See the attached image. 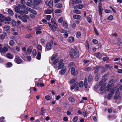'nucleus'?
<instances>
[{
  "mask_svg": "<svg viewBox=\"0 0 122 122\" xmlns=\"http://www.w3.org/2000/svg\"><path fill=\"white\" fill-rule=\"evenodd\" d=\"M71 51L69 52V54L71 59L78 58L79 56V52L78 50L71 48Z\"/></svg>",
  "mask_w": 122,
  "mask_h": 122,
  "instance_id": "f257e3e1",
  "label": "nucleus"
},
{
  "mask_svg": "<svg viewBox=\"0 0 122 122\" xmlns=\"http://www.w3.org/2000/svg\"><path fill=\"white\" fill-rule=\"evenodd\" d=\"M11 20V18L9 16L6 17L4 15L0 14V21L1 22H3L4 20L10 21Z\"/></svg>",
  "mask_w": 122,
  "mask_h": 122,
  "instance_id": "f03ea898",
  "label": "nucleus"
},
{
  "mask_svg": "<svg viewBox=\"0 0 122 122\" xmlns=\"http://www.w3.org/2000/svg\"><path fill=\"white\" fill-rule=\"evenodd\" d=\"M114 99L116 101L120 100L121 99V97L120 95V94L118 91L117 92L114 97Z\"/></svg>",
  "mask_w": 122,
  "mask_h": 122,
  "instance_id": "7ed1b4c3",
  "label": "nucleus"
},
{
  "mask_svg": "<svg viewBox=\"0 0 122 122\" xmlns=\"http://www.w3.org/2000/svg\"><path fill=\"white\" fill-rule=\"evenodd\" d=\"M49 26L51 28V30H55L57 31L58 30V28L57 27V25L56 24L53 25H52L51 24L49 23Z\"/></svg>",
  "mask_w": 122,
  "mask_h": 122,
  "instance_id": "20e7f679",
  "label": "nucleus"
},
{
  "mask_svg": "<svg viewBox=\"0 0 122 122\" xmlns=\"http://www.w3.org/2000/svg\"><path fill=\"white\" fill-rule=\"evenodd\" d=\"M53 42L52 41L47 42L46 44V47L47 49L50 50L52 46L53 45Z\"/></svg>",
  "mask_w": 122,
  "mask_h": 122,
  "instance_id": "39448f33",
  "label": "nucleus"
},
{
  "mask_svg": "<svg viewBox=\"0 0 122 122\" xmlns=\"http://www.w3.org/2000/svg\"><path fill=\"white\" fill-rule=\"evenodd\" d=\"M14 61L17 63L20 64L22 60L20 58V57L19 56H15Z\"/></svg>",
  "mask_w": 122,
  "mask_h": 122,
  "instance_id": "423d86ee",
  "label": "nucleus"
},
{
  "mask_svg": "<svg viewBox=\"0 0 122 122\" xmlns=\"http://www.w3.org/2000/svg\"><path fill=\"white\" fill-rule=\"evenodd\" d=\"M71 74L74 76H76L78 74L77 72L76 71L74 67H72L71 68Z\"/></svg>",
  "mask_w": 122,
  "mask_h": 122,
  "instance_id": "0eeeda50",
  "label": "nucleus"
},
{
  "mask_svg": "<svg viewBox=\"0 0 122 122\" xmlns=\"http://www.w3.org/2000/svg\"><path fill=\"white\" fill-rule=\"evenodd\" d=\"M45 3L46 5L48 6L50 8H51L53 6L52 0H50L49 2L48 0H46Z\"/></svg>",
  "mask_w": 122,
  "mask_h": 122,
  "instance_id": "6e6552de",
  "label": "nucleus"
},
{
  "mask_svg": "<svg viewBox=\"0 0 122 122\" xmlns=\"http://www.w3.org/2000/svg\"><path fill=\"white\" fill-rule=\"evenodd\" d=\"M10 27L9 25H5L3 27V30L6 31L8 33H9L10 32Z\"/></svg>",
  "mask_w": 122,
  "mask_h": 122,
  "instance_id": "1a4fd4ad",
  "label": "nucleus"
},
{
  "mask_svg": "<svg viewBox=\"0 0 122 122\" xmlns=\"http://www.w3.org/2000/svg\"><path fill=\"white\" fill-rule=\"evenodd\" d=\"M35 29L36 30V34L38 35L42 33V31L41 30V26L36 27Z\"/></svg>",
  "mask_w": 122,
  "mask_h": 122,
  "instance_id": "9d476101",
  "label": "nucleus"
},
{
  "mask_svg": "<svg viewBox=\"0 0 122 122\" xmlns=\"http://www.w3.org/2000/svg\"><path fill=\"white\" fill-rule=\"evenodd\" d=\"M8 48L5 46L3 48L2 47H0V52L2 53L8 51Z\"/></svg>",
  "mask_w": 122,
  "mask_h": 122,
  "instance_id": "9b49d317",
  "label": "nucleus"
},
{
  "mask_svg": "<svg viewBox=\"0 0 122 122\" xmlns=\"http://www.w3.org/2000/svg\"><path fill=\"white\" fill-rule=\"evenodd\" d=\"M26 10L30 12L31 13L34 15H36L37 14V12L35 10L32 9L30 8H26Z\"/></svg>",
  "mask_w": 122,
  "mask_h": 122,
  "instance_id": "f8f14e48",
  "label": "nucleus"
},
{
  "mask_svg": "<svg viewBox=\"0 0 122 122\" xmlns=\"http://www.w3.org/2000/svg\"><path fill=\"white\" fill-rule=\"evenodd\" d=\"M110 83L109 84L107 85V87L108 89V91H109V89H110V90H112L114 88V84L113 83Z\"/></svg>",
  "mask_w": 122,
  "mask_h": 122,
  "instance_id": "ddd939ff",
  "label": "nucleus"
},
{
  "mask_svg": "<svg viewBox=\"0 0 122 122\" xmlns=\"http://www.w3.org/2000/svg\"><path fill=\"white\" fill-rule=\"evenodd\" d=\"M101 66H96L94 67L93 68L94 70H95L94 72L95 73H97L100 69Z\"/></svg>",
  "mask_w": 122,
  "mask_h": 122,
  "instance_id": "4468645a",
  "label": "nucleus"
},
{
  "mask_svg": "<svg viewBox=\"0 0 122 122\" xmlns=\"http://www.w3.org/2000/svg\"><path fill=\"white\" fill-rule=\"evenodd\" d=\"M33 3H32V5L33 6V8L34 9H36L38 7V6L36 2V0H33Z\"/></svg>",
  "mask_w": 122,
  "mask_h": 122,
  "instance_id": "2eb2a0df",
  "label": "nucleus"
},
{
  "mask_svg": "<svg viewBox=\"0 0 122 122\" xmlns=\"http://www.w3.org/2000/svg\"><path fill=\"white\" fill-rule=\"evenodd\" d=\"M6 56L7 58L10 59H12L14 57L13 55L9 53H7L6 54Z\"/></svg>",
  "mask_w": 122,
  "mask_h": 122,
  "instance_id": "dca6fc26",
  "label": "nucleus"
},
{
  "mask_svg": "<svg viewBox=\"0 0 122 122\" xmlns=\"http://www.w3.org/2000/svg\"><path fill=\"white\" fill-rule=\"evenodd\" d=\"M66 71V67H64L63 68L61 69V71L59 72V73L61 74H63L65 73Z\"/></svg>",
  "mask_w": 122,
  "mask_h": 122,
  "instance_id": "f3484780",
  "label": "nucleus"
},
{
  "mask_svg": "<svg viewBox=\"0 0 122 122\" xmlns=\"http://www.w3.org/2000/svg\"><path fill=\"white\" fill-rule=\"evenodd\" d=\"M58 54L56 53L54 54L51 57V60L52 61L55 59L57 56Z\"/></svg>",
  "mask_w": 122,
  "mask_h": 122,
  "instance_id": "a211bd4d",
  "label": "nucleus"
},
{
  "mask_svg": "<svg viewBox=\"0 0 122 122\" xmlns=\"http://www.w3.org/2000/svg\"><path fill=\"white\" fill-rule=\"evenodd\" d=\"M100 69L102 70L101 72V73L105 72L107 70V68L106 67L102 66H101Z\"/></svg>",
  "mask_w": 122,
  "mask_h": 122,
  "instance_id": "6ab92c4d",
  "label": "nucleus"
},
{
  "mask_svg": "<svg viewBox=\"0 0 122 122\" xmlns=\"http://www.w3.org/2000/svg\"><path fill=\"white\" fill-rule=\"evenodd\" d=\"M73 18L75 19H79L81 17V16L77 15H73Z\"/></svg>",
  "mask_w": 122,
  "mask_h": 122,
  "instance_id": "aec40b11",
  "label": "nucleus"
},
{
  "mask_svg": "<svg viewBox=\"0 0 122 122\" xmlns=\"http://www.w3.org/2000/svg\"><path fill=\"white\" fill-rule=\"evenodd\" d=\"M8 13L11 16H13L14 15V12L11 10L9 9L8 10Z\"/></svg>",
  "mask_w": 122,
  "mask_h": 122,
  "instance_id": "412c9836",
  "label": "nucleus"
},
{
  "mask_svg": "<svg viewBox=\"0 0 122 122\" xmlns=\"http://www.w3.org/2000/svg\"><path fill=\"white\" fill-rule=\"evenodd\" d=\"M41 53L39 51H37V55L36 56V58L38 60H39L41 59Z\"/></svg>",
  "mask_w": 122,
  "mask_h": 122,
  "instance_id": "4be33fe9",
  "label": "nucleus"
},
{
  "mask_svg": "<svg viewBox=\"0 0 122 122\" xmlns=\"http://www.w3.org/2000/svg\"><path fill=\"white\" fill-rule=\"evenodd\" d=\"M58 64L59 66H58V68L59 69L62 68L64 65V63H59Z\"/></svg>",
  "mask_w": 122,
  "mask_h": 122,
  "instance_id": "5701e85b",
  "label": "nucleus"
},
{
  "mask_svg": "<svg viewBox=\"0 0 122 122\" xmlns=\"http://www.w3.org/2000/svg\"><path fill=\"white\" fill-rule=\"evenodd\" d=\"M97 58H98L100 59L102 57V55L100 54L99 52H98L96 53L95 54Z\"/></svg>",
  "mask_w": 122,
  "mask_h": 122,
  "instance_id": "b1692460",
  "label": "nucleus"
},
{
  "mask_svg": "<svg viewBox=\"0 0 122 122\" xmlns=\"http://www.w3.org/2000/svg\"><path fill=\"white\" fill-rule=\"evenodd\" d=\"M69 42H71L74 41V38L73 37H71L69 38L68 39Z\"/></svg>",
  "mask_w": 122,
  "mask_h": 122,
  "instance_id": "393cba45",
  "label": "nucleus"
},
{
  "mask_svg": "<svg viewBox=\"0 0 122 122\" xmlns=\"http://www.w3.org/2000/svg\"><path fill=\"white\" fill-rule=\"evenodd\" d=\"M15 44L14 41L13 40H10L9 41V45L11 46H13Z\"/></svg>",
  "mask_w": 122,
  "mask_h": 122,
  "instance_id": "a878e982",
  "label": "nucleus"
},
{
  "mask_svg": "<svg viewBox=\"0 0 122 122\" xmlns=\"http://www.w3.org/2000/svg\"><path fill=\"white\" fill-rule=\"evenodd\" d=\"M73 2L75 3V4H77L78 3H81L82 2V1L81 0H79V1L77 0H72Z\"/></svg>",
  "mask_w": 122,
  "mask_h": 122,
  "instance_id": "bb28decb",
  "label": "nucleus"
},
{
  "mask_svg": "<svg viewBox=\"0 0 122 122\" xmlns=\"http://www.w3.org/2000/svg\"><path fill=\"white\" fill-rule=\"evenodd\" d=\"M93 79L92 76L91 74H89L88 77V81H91Z\"/></svg>",
  "mask_w": 122,
  "mask_h": 122,
  "instance_id": "cd10ccee",
  "label": "nucleus"
},
{
  "mask_svg": "<svg viewBox=\"0 0 122 122\" xmlns=\"http://www.w3.org/2000/svg\"><path fill=\"white\" fill-rule=\"evenodd\" d=\"M63 24L65 28H66L68 27V25L66 22L63 21Z\"/></svg>",
  "mask_w": 122,
  "mask_h": 122,
  "instance_id": "c85d7f7f",
  "label": "nucleus"
},
{
  "mask_svg": "<svg viewBox=\"0 0 122 122\" xmlns=\"http://www.w3.org/2000/svg\"><path fill=\"white\" fill-rule=\"evenodd\" d=\"M105 66L107 69H109L110 70H111L112 68V67L108 64H106L105 65Z\"/></svg>",
  "mask_w": 122,
  "mask_h": 122,
  "instance_id": "c756f323",
  "label": "nucleus"
},
{
  "mask_svg": "<svg viewBox=\"0 0 122 122\" xmlns=\"http://www.w3.org/2000/svg\"><path fill=\"white\" fill-rule=\"evenodd\" d=\"M102 7L101 6H100L99 8V15H100L101 16H102Z\"/></svg>",
  "mask_w": 122,
  "mask_h": 122,
  "instance_id": "7c9ffc66",
  "label": "nucleus"
},
{
  "mask_svg": "<svg viewBox=\"0 0 122 122\" xmlns=\"http://www.w3.org/2000/svg\"><path fill=\"white\" fill-rule=\"evenodd\" d=\"M18 5L19 7L21 9H25V8L26 6L24 5H22L20 4H19Z\"/></svg>",
  "mask_w": 122,
  "mask_h": 122,
  "instance_id": "2f4dec72",
  "label": "nucleus"
},
{
  "mask_svg": "<svg viewBox=\"0 0 122 122\" xmlns=\"http://www.w3.org/2000/svg\"><path fill=\"white\" fill-rule=\"evenodd\" d=\"M62 12V10L61 9H57L55 10L54 12L56 13H59Z\"/></svg>",
  "mask_w": 122,
  "mask_h": 122,
  "instance_id": "473e14b6",
  "label": "nucleus"
},
{
  "mask_svg": "<svg viewBox=\"0 0 122 122\" xmlns=\"http://www.w3.org/2000/svg\"><path fill=\"white\" fill-rule=\"evenodd\" d=\"M87 79L86 78H85L84 80V86L85 88H86L87 87Z\"/></svg>",
  "mask_w": 122,
  "mask_h": 122,
  "instance_id": "72a5a7b5",
  "label": "nucleus"
},
{
  "mask_svg": "<svg viewBox=\"0 0 122 122\" xmlns=\"http://www.w3.org/2000/svg\"><path fill=\"white\" fill-rule=\"evenodd\" d=\"M68 99L69 101L71 102H73L75 101L74 98L71 97H70Z\"/></svg>",
  "mask_w": 122,
  "mask_h": 122,
  "instance_id": "f704fd0d",
  "label": "nucleus"
},
{
  "mask_svg": "<svg viewBox=\"0 0 122 122\" xmlns=\"http://www.w3.org/2000/svg\"><path fill=\"white\" fill-rule=\"evenodd\" d=\"M73 12L75 13L78 14H80L81 13V11H80L76 10H73Z\"/></svg>",
  "mask_w": 122,
  "mask_h": 122,
  "instance_id": "c9c22d12",
  "label": "nucleus"
},
{
  "mask_svg": "<svg viewBox=\"0 0 122 122\" xmlns=\"http://www.w3.org/2000/svg\"><path fill=\"white\" fill-rule=\"evenodd\" d=\"M76 80V78H74L72 80H71L70 81V83H71L72 84L75 82Z\"/></svg>",
  "mask_w": 122,
  "mask_h": 122,
  "instance_id": "e433bc0d",
  "label": "nucleus"
},
{
  "mask_svg": "<svg viewBox=\"0 0 122 122\" xmlns=\"http://www.w3.org/2000/svg\"><path fill=\"white\" fill-rule=\"evenodd\" d=\"M15 11L17 13H19L20 10V9L17 6H16L15 8Z\"/></svg>",
  "mask_w": 122,
  "mask_h": 122,
  "instance_id": "4c0bfd02",
  "label": "nucleus"
},
{
  "mask_svg": "<svg viewBox=\"0 0 122 122\" xmlns=\"http://www.w3.org/2000/svg\"><path fill=\"white\" fill-rule=\"evenodd\" d=\"M113 93H112V94H108L107 97V98L108 100H110L111 99Z\"/></svg>",
  "mask_w": 122,
  "mask_h": 122,
  "instance_id": "58836bf2",
  "label": "nucleus"
},
{
  "mask_svg": "<svg viewBox=\"0 0 122 122\" xmlns=\"http://www.w3.org/2000/svg\"><path fill=\"white\" fill-rule=\"evenodd\" d=\"M27 52L28 54L30 53L32 51V49L31 48L29 47L28 48L27 50Z\"/></svg>",
  "mask_w": 122,
  "mask_h": 122,
  "instance_id": "ea45409f",
  "label": "nucleus"
},
{
  "mask_svg": "<svg viewBox=\"0 0 122 122\" xmlns=\"http://www.w3.org/2000/svg\"><path fill=\"white\" fill-rule=\"evenodd\" d=\"M83 86V81H81L79 84V86L81 87H82Z\"/></svg>",
  "mask_w": 122,
  "mask_h": 122,
  "instance_id": "a19ab883",
  "label": "nucleus"
},
{
  "mask_svg": "<svg viewBox=\"0 0 122 122\" xmlns=\"http://www.w3.org/2000/svg\"><path fill=\"white\" fill-rule=\"evenodd\" d=\"M37 48L38 50L41 51H42V46L41 45L39 44L37 46Z\"/></svg>",
  "mask_w": 122,
  "mask_h": 122,
  "instance_id": "79ce46f5",
  "label": "nucleus"
},
{
  "mask_svg": "<svg viewBox=\"0 0 122 122\" xmlns=\"http://www.w3.org/2000/svg\"><path fill=\"white\" fill-rule=\"evenodd\" d=\"M76 84L75 85V88L76 90H78L79 89V84L77 82H76Z\"/></svg>",
  "mask_w": 122,
  "mask_h": 122,
  "instance_id": "37998d69",
  "label": "nucleus"
},
{
  "mask_svg": "<svg viewBox=\"0 0 122 122\" xmlns=\"http://www.w3.org/2000/svg\"><path fill=\"white\" fill-rule=\"evenodd\" d=\"M81 34V33L80 32H77L76 34V36L77 38H79L80 37Z\"/></svg>",
  "mask_w": 122,
  "mask_h": 122,
  "instance_id": "c03bdc74",
  "label": "nucleus"
},
{
  "mask_svg": "<svg viewBox=\"0 0 122 122\" xmlns=\"http://www.w3.org/2000/svg\"><path fill=\"white\" fill-rule=\"evenodd\" d=\"M7 66L9 67H11L12 65V64L11 62H8L6 64Z\"/></svg>",
  "mask_w": 122,
  "mask_h": 122,
  "instance_id": "a18cd8bd",
  "label": "nucleus"
},
{
  "mask_svg": "<svg viewBox=\"0 0 122 122\" xmlns=\"http://www.w3.org/2000/svg\"><path fill=\"white\" fill-rule=\"evenodd\" d=\"M36 2L38 6L42 2V1L41 0H36Z\"/></svg>",
  "mask_w": 122,
  "mask_h": 122,
  "instance_id": "49530a36",
  "label": "nucleus"
},
{
  "mask_svg": "<svg viewBox=\"0 0 122 122\" xmlns=\"http://www.w3.org/2000/svg\"><path fill=\"white\" fill-rule=\"evenodd\" d=\"M85 46L86 47V48L87 49H89V44L88 43L87 41H86L85 43Z\"/></svg>",
  "mask_w": 122,
  "mask_h": 122,
  "instance_id": "de8ad7c7",
  "label": "nucleus"
},
{
  "mask_svg": "<svg viewBox=\"0 0 122 122\" xmlns=\"http://www.w3.org/2000/svg\"><path fill=\"white\" fill-rule=\"evenodd\" d=\"M32 53L34 56H36V51L34 49L33 50Z\"/></svg>",
  "mask_w": 122,
  "mask_h": 122,
  "instance_id": "09e8293b",
  "label": "nucleus"
},
{
  "mask_svg": "<svg viewBox=\"0 0 122 122\" xmlns=\"http://www.w3.org/2000/svg\"><path fill=\"white\" fill-rule=\"evenodd\" d=\"M59 61V59L58 58L54 60L53 62V63L55 65Z\"/></svg>",
  "mask_w": 122,
  "mask_h": 122,
  "instance_id": "8fccbe9b",
  "label": "nucleus"
},
{
  "mask_svg": "<svg viewBox=\"0 0 122 122\" xmlns=\"http://www.w3.org/2000/svg\"><path fill=\"white\" fill-rule=\"evenodd\" d=\"M60 32L63 33H67V31L63 29H61L60 30Z\"/></svg>",
  "mask_w": 122,
  "mask_h": 122,
  "instance_id": "3c124183",
  "label": "nucleus"
},
{
  "mask_svg": "<svg viewBox=\"0 0 122 122\" xmlns=\"http://www.w3.org/2000/svg\"><path fill=\"white\" fill-rule=\"evenodd\" d=\"M109 59V57L107 56L104 57L103 58L102 60L103 61H105L107 60H108Z\"/></svg>",
  "mask_w": 122,
  "mask_h": 122,
  "instance_id": "603ef678",
  "label": "nucleus"
},
{
  "mask_svg": "<svg viewBox=\"0 0 122 122\" xmlns=\"http://www.w3.org/2000/svg\"><path fill=\"white\" fill-rule=\"evenodd\" d=\"M83 116L84 117H86L87 116L86 112L85 111H84L82 112Z\"/></svg>",
  "mask_w": 122,
  "mask_h": 122,
  "instance_id": "864d4df0",
  "label": "nucleus"
},
{
  "mask_svg": "<svg viewBox=\"0 0 122 122\" xmlns=\"http://www.w3.org/2000/svg\"><path fill=\"white\" fill-rule=\"evenodd\" d=\"M78 120V117L77 116H75L73 119V121L74 122H76Z\"/></svg>",
  "mask_w": 122,
  "mask_h": 122,
  "instance_id": "5fc2aeb1",
  "label": "nucleus"
},
{
  "mask_svg": "<svg viewBox=\"0 0 122 122\" xmlns=\"http://www.w3.org/2000/svg\"><path fill=\"white\" fill-rule=\"evenodd\" d=\"M21 20L23 22H27V20L25 18L24 16H23Z\"/></svg>",
  "mask_w": 122,
  "mask_h": 122,
  "instance_id": "6e6d98bb",
  "label": "nucleus"
},
{
  "mask_svg": "<svg viewBox=\"0 0 122 122\" xmlns=\"http://www.w3.org/2000/svg\"><path fill=\"white\" fill-rule=\"evenodd\" d=\"M92 42L93 43L95 44H97L98 43L97 40L95 39H93L92 40Z\"/></svg>",
  "mask_w": 122,
  "mask_h": 122,
  "instance_id": "4d7b16f0",
  "label": "nucleus"
},
{
  "mask_svg": "<svg viewBox=\"0 0 122 122\" xmlns=\"http://www.w3.org/2000/svg\"><path fill=\"white\" fill-rule=\"evenodd\" d=\"M113 18L112 15H110L107 18V20H112Z\"/></svg>",
  "mask_w": 122,
  "mask_h": 122,
  "instance_id": "13d9d810",
  "label": "nucleus"
},
{
  "mask_svg": "<svg viewBox=\"0 0 122 122\" xmlns=\"http://www.w3.org/2000/svg\"><path fill=\"white\" fill-rule=\"evenodd\" d=\"M83 7V5L81 4H79L78 5H77V8L81 9Z\"/></svg>",
  "mask_w": 122,
  "mask_h": 122,
  "instance_id": "bf43d9fd",
  "label": "nucleus"
},
{
  "mask_svg": "<svg viewBox=\"0 0 122 122\" xmlns=\"http://www.w3.org/2000/svg\"><path fill=\"white\" fill-rule=\"evenodd\" d=\"M56 6L57 8H61L62 6V5L61 4L58 3L56 5Z\"/></svg>",
  "mask_w": 122,
  "mask_h": 122,
  "instance_id": "052dcab7",
  "label": "nucleus"
},
{
  "mask_svg": "<svg viewBox=\"0 0 122 122\" xmlns=\"http://www.w3.org/2000/svg\"><path fill=\"white\" fill-rule=\"evenodd\" d=\"M45 98L47 100H49L50 99L51 97L49 96H45Z\"/></svg>",
  "mask_w": 122,
  "mask_h": 122,
  "instance_id": "680f3d73",
  "label": "nucleus"
},
{
  "mask_svg": "<svg viewBox=\"0 0 122 122\" xmlns=\"http://www.w3.org/2000/svg\"><path fill=\"white\" fill-rule=\"evenodd\" d=\"M63 20V18H60L58 19V21L59 23H60L62 22Z\"/></svg>",
  "mask_w": 122,
  "mask_h": 122,
  "instance_id": "e2e57ef3",
  "label": "nucleus"
},
{
  "mask_svg": "<svg viewBox=\"0 0 122 122\" xmlns=\"http://www.w3.org/2000/svg\"><path fill=\"white\" fill-rule=\"evenodd\" d=\"M51 13V11L50 10H47L46 11V13L47 14H50Z\"/></svg>",
  "mask_w": 122,
  "mask_h": 122,
  "instance_id": "0e129e2a",
  "label": "nucleus"
},
{
  "mask_svg": "<svg viewBox=\"0 0 122 122\" xmlns=\"http://www.w3.org/2000/svg\"><path fill=\"white\" fill-rule=\"evenodd\" d=\"M109 72H107L104 74L103 76V78L106 77L108 76L109 75Z\"/></svg>",
  "mask_w": 122,
  "mask_h": 122,
  "instance_id": "69168bd1",
  "label": "nucleus"
},
{
  "mask_svg": "<svg viewBox=\"0 0 122 122\" xmlns=\"http://www.w3.org/2000/svg\"><path fill=\"white\" fill-rule=\"evenodd\" d=\"M94 29L95 31V32L96 35H98V32L97 31L96 29L95 28H94Z\"/></svg>",
  "mask_w": 122,
  "mask_h": 122,
  "instance_id": "338daca9",
  "label": "nucleus"
},
{
  "mask_svg": "<svg viewBox=\"0 0 122 122\" xmlns=\"http://www.w3.org/2000/svg\"><path fill=\"white\" fill-rule=\"evenodd\" d=\"M51 16L50 15H47L46 16V19L49 20H50Z\"/></svg>",
  "mask_w": 122,
  "mask_h": 122,
  "instance_id": "774afa93",
  "label": "nucleus"
}]
</instances>
